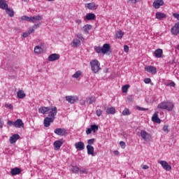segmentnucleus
Here are the masks:
<instances>
[{"mask_svg":"<svg viewBox=\"0 0 179 179\" xmlns=\"http://www.w3.org/2000/svg\"><path fill=\"white\" fill-rule=\"evenodd\" d=\"M90 128H91V131H92V132L94 134H96V132H97V131H99V125L92 124L90 126Z\"/></svg>","mask_w":179,"mask_h":179,"instance_id":"33","label":"nucleus"},{"mask_svg":"<svg viewBox=\"0 0 179 179\" xmlns=\"http://www.w3.org/2000/svg\"><path fill=\"white\" fill-rule=\"evenodd\" d=\"M59 58V54L53 53V54H51L48 57V61H50V62H53V61L58 60Z\"/></svg>","mask_w":179,"mask_h":179,"instance_id":"14","label":"nucleus"},{"mask_svg":"<svg viewBox=\"0 0 179 179\" xmlns=\"http://www.w3.org/2000/svg\"><path fill=\"white\" fill-rule=\"evenodd\" d=\"M101 114H103V110H101V109H97L96 110V115H97V117H100Z\"/></svg>","mask_w":179,"mask_h":179,"instance_id":"44","label":"nucleus"},{"mask_svg":"<svg viewBox=\"0 0 179 179\" xmlns=\"http://www.w3.org/2000/svg\"><path fill=\"white\" fill-rule=\"evenodd\" d=\"M90 65L91 66V70L93 73H99V71L101 70V67H100V62L97 59H93L90 62Z\"/></svg>","mask_w":179,"mask_h":179,"instance_id":"3","label":"nucleus"},{"mask_svg":"<svg viewBox=\"0 0 179 179\" xmlns=\"http://www.w3.org/2000/svg\"><path fill=\"white\" fill-rule=\"evenodd\" d=\"M85 8H87L90 10H96V9L99 8V6L94 2H92V3H86Z\"/></svg>","mask_w":179,"mask_h":179,"instance_id":"12","label":"nucleus"},{"mask_svg":"<svg viewBox=\"0 0 179 179\" xmlns=\"http://www.w3.org/2000/svg\"><path fill=\"white\" fill-rule=\"evenodd\" d=\"M171 87H176V83L175 82H171V83L169 84Z\"/></svg>","mask_w":179,"mask_h":179,"instance_id":"57","label":"nucleus"},{"mask_svg":"<svg viewBox=\"0 0 179 179\" xmlns=\"http://www.w3.org/2000/svg\"><path fill=\"white\" fill-rule=\"evenodd\" d=\"M38 20H43V17L38 15L33 17H31V23H34V22H38Z\"/></svg>","mask_w":179,"mask_h":179,"instance_id":"26","label":"nucleus"},{"mask_svg":"<svg viewBox=\"0 0 179 179\" xmlns=\"http://www.w3.org/2000/svg\"><path fill=\"white\" fill-rule=\"evenodd\" d=\"M136 109L138 110V111H148L149 110V108H142L140 106H136Z\"/></svg>","mask_w":179,"mask_h":179,"instance_id":"43","label":"nucleus"},{"mask_svg":"<svg viewBox=\"0 0 179 179\" xmlns=\"http://www.w3.org/2000/svg\"><path fill=\"white\" fill-rule=\"evenodd\" d=\"M21 20H26L27 22H29L31 23V17L24 15L21 17Z\"/></svg>","mask_w":179,"mask_h":179,"instance_id":"39","label":"nucleus"},{"mask_svg":"<svg viewBox=\"0 0 179 179\" xmlns=\"http://www.w3.org/2000/svg\"><path fill=\"white\" fill-rule=\"evenodd\" d=\"M102 48V54H107L111 50V46H110V44L105 43L103 44Z\"/></svg>","mask_w":179,"mask_h":179,"instance_id":"17","label":"nucleus"},{"mask_svg":"<svg viewBox=\"0 0 179 179\" xmlns=\"http://www.w3.org/2000/svg\"><path fill=\"white\" fill-rule=\"evenodd\" d=\"M128 89H129V85H124L122 87V92L123 93H127V92H128Z\"/></svg>","mask_w":179,"mask_h":179,"instance_id":"40","label":"nucleus"},{"mask_svg":"<svg viewBox=\"0 0 179 179\" xmlns=\"http://www.w3.org/2000/svg\"><path fill=\"white\" fill-rule=\"evenodd\" d=\"M94 141H95L94 138L89 139V140L87 141L88 145H90V146H92V145H93V144L94 143Z\"/></svg>","mask_w":179,"mask_h":179,"instance_id":"46","label":"nucleus"},{"mask_svg":"<svg viewBox=\"0 0 179 179\" xmlns=\"http://www.w3.org/2000/svg\"><path fill=\"white\" fill-rule=\"evenodd\" d=\"M8 7L6 0H0V9L5 10Z\"/></svg>","mask_w":179,"mask_h":179,"instance_id":"27","label":"nucleus"},{"mask_svg":"<svg viewBox=\"0 0 179 179\" xmlns=\"http://www.w3.org/2000/svg\"><path fill=\"white\" fill-rule=\"evenodd\" d=\"M62 145H64V141H62V140L55 141L53 143L55 150H59V149H61V146H62Z\"/></svg>","mask_w":179,"mask_h":179,"instance_id":"10","label":"nucleus"},{"mask_svg":"<svg viewBox=\"0 0 179 179\" xmlns=\"http://www.w3.org/2000/svg\"><path fill=\"white\" fill-rule=\"evenodd\" d=\"M83 32L85 34H89V30H92V25L91 24H85L83 27Z\"/></svg>","mask_w":179,"mask_h":179,"instance_id":"28","label":"nucleus"},{"mask_svg":"<svg viewBox=\"0 0 179 179\" xmlns=\"http://www.w3.org/2000/svg\"><path fill=\"white\" fill-rule=\"evenodd\" d=\"M86 103H87V104H94V103H96V97L91 96H88L86 99Z\"/></svg>","mask_w":179,"mask_h":179,"instance_id":"25","label":"nucleus"},{"mask_svg":"<svg viewBox=\"0 0 179 179\" xmlns=\"http://www.w3.org/2000/svg\"><path fill=\"white\" fill-rule=\"evenodd\" d=\"M124 52H129V46L125 45L124 46Z\"/></svg>","mask_w":179,"mask_h":179,"instance_id":"48","label":"nucleus"},{"mask_svg":"<svg viewBox=\"0 0 179 179\" xmlns=\"http://www.w3.org/2000/svg\"><path fill=\"white\" fill-rule=\"evenodd\" d=\"M124 36V34L122 31H119L116 33V38H122V36Z\"/></svg>","mask_w":179,"mask_h":179,"instance_id":"41","label":"nucleus"},{"mask_svg":"<svg viewBox=\"0 0 179 179\" xmlns=\"http://www.w3.org/2000/svg\"><path fill=\"white\" fill-rule=\"evenodd\" d=\"M76 23H77V24H80V23H82V20H76Z\"/></svg>","mask_w":179,"mask_h":179,"instance_id":"61","label":"nucleus"},{"mask_svg":"<svg viewBox=\"0 0 179 179\" xmlns=\"http://www.w3.org/2000/svg\"><path fill=\"white\" fill-rule=\"evenodd\" d=\"M171 33H172L173 36H178V34H179V22L176 23L171 29Z\"/></svg>","mask_w":179,"mask_h":179,"instance_id":"9","label":"nucleus"},{"mask_svg":"<svg viewBox=\"0 0 179 179\" xmlns=\"http://www.w3.org/2000/svg\"><path fill=\"white\" fill-rule=\"evenodd\" d=\"M156 19H158L159 20H162V19H164L167 17V15H166L164 13L157 12L155 14Z\"/></svg>","mask_w":179,"mask_h":179,"instance_id":"23","label":"nucleus"},{"mask_svg":"<svg viewBox=\"0 0 179 179\" xmlns=\"http://www.w3.org/2000/svg\"><path fill=\"white\" fill-rule=\"evenodd\" d=\"M5 107H6V108H10V110H12V108H13V106L12 104H10V103L6 104Z\"/></svg>","mask_w":179,"mask_h":179,"instance_id":"50","label":"nucleus"},{"mask_svg":"<svg viewBox=\"0 0 179 179\" xmlns=\"http://www.w3.org/2000/svg\"><path fill=\"white\" fill-rule=\"evenodd\" d=\"M150 82H152V80L149 78H146L144 79V83H145L146 84H149L150 83Z\"/></svg>","mask_w":179,"mask_h":179,"instance_id":"49","label":"nucleus"},{"mask_svg":"<svg viewBox=\"0 0 179 179\" xmlns=\"http://www.w3.org/2000/svg\"><path fill=\"white\" fill-rule=\"evenodd\" d=\"M132 3H136V0H130Z\"/></svg>","mask_w":179,"mask_h":179,"instance_id":"64","label":"nucleus"},{"mask_svg":"<svg viewBox=\"0 0 179 179\" xmlns=\"http://www.w3.org/2000/svg\"><path fill=\"white\" fill-rule=\"evenodd\" d=\"M164 5V1L163 0H155L152 3V6L155 9H159L160 6H163Z\"/></svg>","mask_w":179,"mask_h":179,"instance_id":"11","label":"nucleus"},{"mask_svg":"<svg viewBox=\"0 0 179 179\" xmlns=\"http://www.w3.org/2000/svg\"><path fill=\"white\" fill-rule=\"evenodd\" d=\"M38 113L43 114V115L48 114V116L45 117L43 120L45 128H48V127L51 125V122L55 121V117L58 113V109L56 106H41L38 108Z\"/></svg>","mask_w":179,"mask_h":179,"instance_id":"1","label":"nucleus"},{"mask_svg":"<svg viewBox=\"0 0 179 179\" xmlns=\"http://www.w3.org/2000/svg\"><path fill=\"white\" fill-rule=\"evenodd\" d=\"M80 169L76 166H72L71 171L74 173V174H78L80 172Z\"/></svg>","mask_w":179,"mask_h":179,"instance_id":"34","label":"nucleus"},{"mask_svg":"<svg viewBox=\"0 0 179 179\" xmlns=\"http://www.w3.org/2000/svg\"><path fill=\"white\" fill-rule=\"evenodd\" d=\"M120 147L122 148V149H125V147H126L125 142L120 141Z\"/></svg>","mask_w":179,"mask_h":179,"instance_id":"47","label":"nucleus"},{"mask_svg":"<svg viewBox=\"0 0 179 179\" xmlns=\"http://www.w3.org/2000/svg\"><path fill=\"white\" fill-rule=\"evenodd\" d=\"M162 130L164 132H165V134H169V132H170V130H169V125H164L162 128Z\"/></svg>","mask_w":179,"mask_h":179,"instance_id":"42","label":"nucleus"},{"mask_svg":"<svg viewBox=\"0 0 179 179\" xmlns=\"http://www.w3.org/2000/svg\"><path fill=\"white\" fill-rule=\"evenodd\" d=\"M127 101H128V103L134 102V96H132V95L128 96H127Z\"/></svg>","mask_w":179,"mask_h":179,"instance_id":"45","label":"nucleus"},{"mask_svg":"<svg viewBox=\"0 0 179 179\" xmlns=\"http://www.w3.org/2000/svg\"><path fill=\"white\" fill-rule=\"evenodd\" d=\"M34 52L36 54H43V52H44V50H43L41 46L37 45L34 48Z\"/></svg>","mask_w":179,"mask_h":179,"instance_id":"31","label":"nucleus"},{"mask_svg":"<svg viewBox=\"0 0 179 179\" xmlns=\"http://www.w3.org/2000/svg\"><path fill=\"white\" fill-rule=\"evenodd\" d=\"M76 37L77 38H78L80 41H85V38L83 37V34L80 33L77 34Z\"/></svg>","mask_w":179,"mask_h":179,"instance_id":"38","label":"nucleus"},{"mask_svg":"<svg viewBox=\"0 0 179 179\" xmlns=\"http://www.w3.org/2000/svg\"><path fill=\"white\" fill-rule=\"evenodd\" d=\"M173 16L176 17V19H178V20H179V14L178 13H173Z\"/></svg>","mask_w":179,"mask_h":179,"instance_id":"58","label":"nucleus"},{"mask_svg":"<svg viewBox=\"0 0 179 179\" xmlns=\"http://www.w3.org/2000/svg\"><path fill=\"white\" fill-rule=\"evenodd\" d=\"M3 128V121H2V118L0 117V129Z\"/></svg>","mask_w":179,"mask_h":179,"instance_id":"55","label":"nucleus"},{"mask_svg":"<svg viewBox=\"0 0 179 179\" xmlns=\"http://www.w3.org/2000/svg\"><path fill=\"white\" fill-rule=\"evenodd\" d=\"M72 43H73L72 47H74L75 48H78V47L80 45V41L78 39H73Z\"/></svg>","mask_w":179,"mask_h":179,"instance_id":"32","label":"nucleus"},{"mask_svg":"<svg viewBox=\"0 0 179 179\" xmlns=\"http://www.w3.org/2000/svg\"><path fill=\"white\" fill-rule=\"evenodd\" d=\"M122 114V115H131V112L129 111V108H126L124 109Z\"/></svg>","mask_w":179,"mask_h":179,"instance_id":"37","label":"nucleus"},{"mask_svg":"<svg viewBox=\"0 0 179 179\" xmlns=\"http://www.w3.org/2000/svg\"><path fill=\"white\" fill-rule=\"evenodd\" d=\"M155 57H156V58H163V50L158 48L157 49L155 52Z\"/></svg>","mask_w":179,"mask_h":179,"instance_id":"19","label":"nucleus"},{"mask_svg":"<svg viewBox=\"0 0 179 179\" xmlns=\"http://www.w3.org/2000/svg\"><path fill=\"white\" fill-rule=\"evenodd\" d=\"M6 13L10 16V17H13L15 16V11H13V9L9 8L8 7L5 10Z\"/></svg>","mask_w":179,"mask_h":179,"instance_id":"29","label":"nucleus"},{"mask_svg":"<svg viewBox=\"0 0 179 179\" xmlns=\"http://www.w3.org/2000/svg\"><path fill=\"white\" fill-rule=\"evenodd\" d=\"M80 104L81 106H85V105L86 104V101H85V100H83V99L80 100Z\"/></svg>","mask_w":179,"mask_h":179,"instance_id":"54","label":"nucleus"},{"mask_svg":"<svg viewBox=\"0 0 179 179\" xmlns=\"http://www.w3.org/2000/svg\"><path fill=\"white\" fill-rule=\"evenodd\" d=\"M145 71H148V73H152V75H156L157 73V69L153 66H145Z\"/></svg>","mask_w":179,"mask_h":179,"instance_id":"6","label":"nucleus"},{"mask_svg":"<svg viewBox=\"0 0 179 179\" xmlns=\"http://www.w3.org/2000/svg\"><path fill=\"white\" fill-rule=\"evenodd\" d=\"M66 100L68 101V103H70V104H73L79 100V98L75 96H66Z\"/></svg>","mask_w":179,"mask_h":179,"instance_id":"8","label":"nucleus"},{"mask_svg":"<svg viewBox=\"0 0 179 179\" xmlns=\"http://www.w3.org/2000/svg\"><path fill=\"white\" fill-rule=\"evenodd\" d=\"M17 96L18 99H24V97H26V93H24V91L21 90L17 92Z\"/></svg>","mask_w":179,"mask_h":179,"instance_id":"30","label":"nucleus"},{"mask_svg":"<svg viewBox=\"0 0 179 179\" xmlns=\"http://www.w3.org/2000/svg\"><path fill=\"white\" fill-rule=\"evenodd\" d=\"M158 163L161 164V166L163 167L164 170H166V171H170L171 170V166L167 163L166 161H159Z\"/></svg>","mask_w":179,"mask_h":179,"instance_id":"7","label":"nucleus"},{"mask_svg":"<svg viewBox=\"0 0 179 179\" xmlns=\"http://www.w3.org/2000/svg\"><path fill=\"white\" fill-rule=\"evenodd\" d=\"M157 108H159V110H166V111H171L174 109V103L169 101H163L158 104Z\"/></svg>","mask_w":179,"mask_h":179,"instance_id":"2","label":"nucleus"},{"mask_svg":"<svg viewBox=\"0 0 179 179\" xmlns=\"http://www.w3.org/2000/svg\"><path fill=\"white\" fill-rule=\"evenodd\" d=\"M79 173H83V174H87V171L86 169H80V172Z\"/></svg>","mask_w":179,"mask_h":179,"instance_id":"56","label":"nucleus"},{"mask_svg":"<svg viewBox=\"0 0 179 179\" xmlns=\"http://www.w3.org/2000/svg\"><path fill=\"white\" fill-rule=\"evenodd\" d=\"M14 127H15V128H23L24 127V123H23L22 120L18 119L14 122Z\"/></svg>","mask_w":179,"mask_h":179,"instance_id":"18","label":"nucleus"},{"mask_svg":"<svg viewBox=\"0 0 179 179\" xmlns=\"http://www.w3.org/2000/svg\"><path fill=\"white\" fill-rule=\"evenodd\" d=\"M75 148L77 149V150H83L85 149V143L82 141L76 143Z\"/></svg>","mask_w":179,"mask_h":179,"instance_id":"15","label":"nucleus"},{"mask_svg":"<svg viewBox=\"0 0 179 179\" xmlns=\"http://www.w3.org/2000/svg\"><path fill=\"white\" fill-rule=\"evenodd\" d=\"M22 173V169L20 168H13L11 169L10 173L12 176H17Z\"/></svg>","mask_w":179,"mask_h":179,"instance_id":"21","label":"nucleus"},{"mask_svg":"<svg viewBox=\"0 0 179 179\" xmlns=\"http://www.w3.org/2000/svg\"><path fill=\"white\" fill-rule=\"evenodd\" d=\"M152 121L156 122L157 124H160L162 120L159 118V112H155L152 117Z\"/></svg>","mask_w":179,"mask_h":179,"instance_id":"13","label":"nucleus"},{"mask_svg":"<svg viewBox=\"0 0 179 179\" xmlns=\"http://www.w3.org/2000/svg\"><path fill=\"white\" fill-rule=\"evenodd\" d=\"M143 170H148L149 169V166L148 165H143L142 167Z\"/></svg>","mask_w":179,"mask_h":179,"instance_id":"59","label":"nucleus"},{"mask_svg":"<svg viewBox=\"0 0 179 179\" xmlns=\"http://www.w3.org/2000/svg\"><path fill=\"white\" fill-rule=\"evenodd\" d=\"M104 110H106V114H115V108L110 107V108H104Z\"/></svg>","mask_w":179,"mask_h":179,"instance_id":"24","label":"nucleus"},{"mask_svg":"<svg viewBox=\"0 0 179 179\" xmlns=\"http://www.w3.org/2000/svg\"><path fill=\"white\" fill-rule=\"evenodd\" d=\"M29 36H30V34L27 31V32H24L22 34V37L26 38V37H29Z\"/></svg>","mask_w":179,"mask_h":179,"instance_id":"53","label":"nucleus"},{"mask_svg":"<svg viewBox=\"0 0 179 179\" xmlns=\"http://www.w3.org/2000/svg\"><path fill=\"white\" fill-rule=\"evenodd\" d=\"M54 132L56 135H58L59 136H66V135L69 134L68 130L64 128H57L55 129Z\"/></svg>","mask_w":179,"mask_h":179,"instance_id":"4","label":"nucleus"},{"mask_svg":"<svg viewBox=\"0 0 179 179\" xmlns=\"http://www.w3.org/2000/svg\"><path fill=\"white\" fill-rule=\"evenodd\" d=\"M87 155L94 156V148L90 145H87Z\"/></svg>","mask_w":179,"mask_h":179,"instance_id":"22","label":"nucleus"},{"mask_svg":"<svg viewBox=\"0 0 179 179\" xmlns=\"http://www.w3.org/2000/svg\"><path fill=\"white\" fill-rule=\"evenodd\" d=\"M81 75L82 71H78L72 76V78H73V79H78V78H79V76H81Z\"/></svg>","mask_w":179,"mask_h":179,"instance_id":"35","label":"nucleus"},{"mask_svg":"<svg viewBox=\"0 0 179 179\" xmlns=\"http://www.w3.org/2000/svg\"><path fill=\"white\" fill-rule=\"evenodd\" d=\"M114 155L117 156V155H120V152H118V150H115V151H114Z\"/></svg>","mask_w":179,"mask_h":179,"instance_id":"63","label":"nucleus"},{"mask_svg":"<svg viewBox=\"0 0 179 179\" xmlns=\"http://www.w3.org/2000/svg\"><path fill=\"white\" fill-rule=\"evenodd\" d=\"M34 31V29H29L27 32L29 34V35H31V33H33Z\"/></svg>","mask_w":179,"mask_h":179,"instance_id":"60","label":"nucleus"},{"mask_svg":"<svg viewBox=\"0 0 179 179\" xmlns=\"http://www.w3.org/2000/svg\"><path fill=\"white\" fill-rule=\"evenodd\" d=\"M94 50L97 54H101V52L103 53L102 48L100 46H95Z\"/></svg>","mask_w":179,"mask_h":179,"instance_id":"36","label":"nucleus"},{"mask_svg":"<svg viewBox=\"0 0 179 179\" xmlns=\"http://www.w3.org/2000/svg\"><path fill=\"white\" fill-rule=\"evenodd\" d=\"M40 27V24H35L33 27L34 29H37V27Z\"/></svg>","mask_w":179,"mask_h":179,"instance_id":"62","label":"nucleus"},{"mask_svg":"<svg viewBox=\"0 0 179 179\" xmlns=\"http://www.w3.org/2000/svg\"><path fill=\"white\" fill-rule=\"evenodd\" d=\"M7 124H8V125H9V127H12V125H15V122H12L11 120H8Z\"/></svg>","mask_w":179,"mask_h":179,"instance_id":"51","label":"nucleus"},{"mask_svg":"<svg viewBox=\"0 0 179 179\" xmlns=\"http://www.w3.org/2000/svg\"><path fill=\"white\" fill-rule=\"evenodd\" d=\"M20 138V136L17 134H13L12 136L10 137V143H15L17 139Z\"/></svg>","mask_w":179,"mask_h":179,"instance_id":"20","label":"nucleus"},{"mask_svg":"<svg viewBox=\"0 0 179 179\" xmlns=\"http://www.w3.org/2000/svg\"><path fill=\"white\" fill-rule=\"evenodd\" d=\"M141 136L143 139V141H145V142H148V141H150V139H152V136H150V134L145 130L141 131Z\"/></svg>","mask_w":179,"mask_h":179,"instance_id":"5","label":"nucleus"},{"mask_svg":"<svg viewBox=\"0 0 179 179\" xmlns=\"http://www.w3.org/2000/svg\"><path fill=\"white\" fill-rule=\"evenodd\" d=\"M86 134L87 135H90V134H92V129L91 128L87 129Z\"/></svg>","mask_w":179,"mask_h":179,"instance_id":"52","label":"nucleus"},{"mask_svg":"<svg viewBox=\"0 0 179 179\" xmlns=\"http://www.w3.org/2000/svg\"><path fill=\"white\" fill-rule=\"evenodd\" d=\"M96 15L94 13H89L84 17V20H95Z\"/></svg>","mask_w":179,"mask_h":179,"instance_id":"16","label":"nucleus"}]
</instances>
